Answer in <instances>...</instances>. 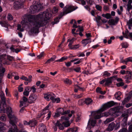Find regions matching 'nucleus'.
I'll list each match as a JSON object with an SVG mask.
<instances>
[{"label":"nucleus","instance_id":"obj_1","mask_svg":"<svg viewBox=\"0 0 132 132\" xmlns=\"http://www.w3.org/2000/svg\"><path fill=\"white\" fill-rule=\"evenodd\" d=\"M51 14L46 11L41 13L37 15H30L28 16V20L30 24L34 27L31 30V32L35 33L39 32V28L44 26L45 21L49 20Z\"/></svg>","mask_w":132,"mask_h":132},{"label":"nucleus","instance_id":"obj_2","mask_svg":"<svg viewBox=\"0 0 132 132\" xmlns=\"http://www.w3.org/2000/svg\"><path fill=\"white\" fill-rule=\"evenodd\" d=\"M120 107L119 106L111 109L109 111L102 113L101 112H93L91 115L95 119H99L102 117H107L110 116H118L119 115Z\"/></svg>","mask_w":132,"mask_h":132},{"label":"nucleus","instance_id":"obj_3","mask_svg":"<svg viewBox=\"0 0 132 132\" xmlns=\"http://www.w3.org/2000/svg\"><path fill=\"white\" fill-rule=\"evenodd\" d=\"M6 112L8 117L10 119V123L14 127V130H17V127L15 123L18 121V119L15 116L12 114V112L11 108L10 107H7L6 109Z\"/></svg>","mask_w":132,"mask_h":132},{"label":"nucleus","instance_id":"obj_4","mask_svg":"<svg viewBox=\"0 0 132 132\" xmlns=\"http://www.w3.org/2000/svg\"><path fill=\"white\" fill-rule=\"evenodd\" d=\"M14 60V57L12 56L7 55L5 54L0 55V67H2V64L8 65L11 64Z\"/></svg>","mask_w":132,"mask_h":132},{"label":"nucleus","instance_id":"obj_5","mask_svg":"<svg viewBox=\"0 0 132 132\" xmlns=\"http://www.w3.org/2000/svg\"><path fill=\"white\" fill-rule=\"evenodd\" d=\"M116 103H115L113 101H110L106 104L103 105L102 108L97 111L94 112H101L102 113L103 111L111 107L116 104Z\"/></svg>","mask_w":132,"mask_h":132},{"label":"nucleus","instance_id":"obj_6","mask_svg":"<svg viewBox=\"0 0 132 132\" xmlns=\"http://www.w3.org/2000/svg\"><path fill=\"white\" fill-rule=\"evenodd\" d=\"M42 9V6L41 4H39L32 5L30 6V10L32 14H34Z\"/></svg>","mask_w":132,"mask_h":132},{"label":"nucleus","instance_id":"obj_7","mask_svg":"<svg viewBox=\"0 0 132 132\" xmlns=\"http://www.w3.org/2000/svg\"><path fill=\"white\" fill-rule=\"evenodd\" d=\"M24 0H18L13 3V7L16 9H18L22 8L24 6Z\"/></svg>","mask_w":132,"mask_h":132},{"label":"nucleus","instance_id":"obj_8","mask_svg":"<svg viewBox=\"0 0 132 132\" xmlns=\"http://www.w3.org/2000/svg\"><path fill=\"white\" fill-rule=\"evenodd\" d=\"M77 8H75L74 6H73L68 5L65 6L64 9V10H65V11L64 12H65V15L75 10Z\"/></svg>","mask_w":132,"mask_h":132},{"label":"nucleus","instance_id":"obj_9","mask_svg":"<svg viewBox=\"0 0 132 132\" xmlns=\"http://www.w3.org/2000/svg\"><path fill=\"white\" fill-rule=\"evenodd\" d=\"M96 124V121L95 120H94L92 118H90L89 120L87 126V128L88 129H90L92 127H93Z\"/></svg>","mask_w":132,"mask_h":132},{"label":"nucleus","instance_id":"obj_10","mask_svg":"<svg viewBox=\"0 0 132 132\" xmlns=\"http://www.w3.org/2000/svg\"><path fill=\"white\" fill-rule=\"evenodd\" d=\"M55 95L52 93H50L44 95V97L47 101H50L51 100L52 101L53 99V98L55 97Z\"/></svg>","mask_w":132,"mask_h":132},{"label":"nucleus","instance_id":"obj_11","mask_svg":"<svg viewBox=\"0 0 132 132\" xmlns=\"http://www.w3.org/2000/svg\"><path fill=\"white\" fill-rule=\"evenodd\" d=\"M127 75L125 77V79L127 83H129L130 81L128 80H129L132 79V72L127 71Z\"/></svg>","mask_w":132,"mask_h":132},{"label":"nucleus","instance_id":"obj_12","mask_svg":"<svg viewBox=\"0 0 132 132\" xmlns=\"http://www.w3.org/2000/svg\"><path fill=\"white\" fill-rule=\"evenodd\" d=\"M63 109L61 108H59L57 109V111L58 114H61L62 115H64L65 114H67L70 112V111L69 110H68L67 111H65L63 113Z\"/></svg>","mask_w":132,"mask_h":132},{"label":"nucleus","instance_id":"obj_13","mask_svg":"<svg viewBox=\"0 0 132 132\" xmlns=\"http://www.w3.org/2000/svg\"><path fill=\"white\" fill-rule=\"evenodd\" d=\"M40 132H47L46 126L43 123H41L39 126Z\"/></svg>","mask_w":132,"mask_h":132},{"label":"nucleus","instance_id":"obj_14","mask_svg":"<svg viewBox=\"0 0 132 132\" xmlns=\"http://www.w3.org/2000/svg\"><path fill=\"white\" fill-rule=\"evenodd\" d=\"M91 42V40L90 38H87L83 39L81 42L83 45L85 47L87 44L90 43Z\"/></svg>","mask_w":132,"mask_h":132},{"label":"nucleus","instance_id":"obj_15","mask_svg":"<svg viewBox=\"0 0 132 132\" xmlns=\"http://www.w3.org/2000/svg\"><path fill=\"white\" fill-rule=\"evenodd\" d=\"M5 70L4 68L3 67H0V83L2 82V77H3Z\"/></svg>","mask_w":132,"mask_h":132},{"label":"nucleus","instance_id":"obj_16","mask_svg":"<svg viewBox=\"0 0 132 132\" xmlns=\"http://www.w3.org/2000/svg\"><path fill=\"white\" fill-rule=\"evenodd\" d=\"M65 12L61 13L58 17L55 19L53 24H56L59 22V20L62 17V16L65 15Z\"/></svg>","mask_w":132,"mask_h":132},{"label":"nucleus","instance_id":"obj_17","mask_svg":"<svg viewBox=\"0 0 132 132\" xmlns=\"http://www.w3.org/2000/svg\"><path fill=\"white\" fill-rule=\"evenodd\" d=\"M37 97L35 95L32 94L30 95L29 99V102L31 103H34Z\"/></svg>","mask_w":132,"mask_h":132},{"label":"nucleus","instance_id":"obj_18","mask_svg":"<svg viewBox=\"0 0 132 132\" xmlns=\"http://www.w3.org/2000/svg\"><path fill=\"white\" fill-rule=\"evenodd\" d=\"M31 90L30 87H26L25 89L23 92V94L26 96H28L29 95L30 92Z\"/></svg>","mask_w":132,"mask_h":132},{"label":"nucleus","instance_id":"obj_19","mask_svg":"<svg viewBox=\"0 0 132 132\" xmlns=\"http://www.w3.org/2000/svg\"><path fill=\"white\" fill-rule=\"evenodd\" d=\"M115 124L113 122H112L109 125L107 128V130L109 131L112 130L114 128Z\"/></svg>","mask_w":132,"mask_h":132},{"label":"nucleus","instance_id":"obj_20","mask_svg":"<svg viewBox=\"0 0 132 132\" xmlns=\"http://www.w3.org/2000/svg\"><path fill=\"white\" fill-rule=\"evenodd\" d=\"M112 77H111L108 78L106 80L105 84V86H108L112 82Z\"/></svg>","mask_w":132,"mask_h":132},{"label":"nucleus","instance_id":"obj_21","mask_svg":"<svg viewBox=\"0 0 132 132\" xmlns=\"http://www.w3.org/2000/svg\"><path fill=\"white\" fill-rule=\"evenodd\" d=\"M37 123L35 120H32L29 121V125L31 127H34L36 125Z\"/></svg>","mask_w":132,"mask_h":132},{"label":"nucleus","instance_id":"obj_22","mask_svg":"<svg viewBox=\"0 0 132 132\" xmlns=\"http://www.w3.org/2000/svg\"><path fill=\"white\" fill-rule=\"evenodd\" d=\"M92 100L90 98H87L85 99V103L87 105H90L92 102Z\"/></svg>","mask_w":132,"mask_h":132},{"label":"nucleus","instance_id":"obj_23","mask_svg":"<svg viewBox=\"0 0 132 132\" xmlns=\"http://www.w3.org/2000/svg\"><path fill=\"white\" fill-rule=\"evenodd\" d=\"M121 96V93L119 91L115 93L114 95V96L116 98L119 100H120Z\"/></svg>","mask_w":132,"mask_h":132},{"label":"nucleus","instance_id":"obj_24","mask_svg":"<svg viewBox=\"0 0 132 132\" xmlns=\"http://www.w3.org/2000/svg\"><path fill=\"white\" fill-rule=\"evenodd\" d=\"M0 24L2 26L7 28L8 27L10 26L7 22L4 21H0Z\"/></svg>","mask_w":132,"mask_h":132},{"label":"nucleus","instance_id":"obj_25","mask_svg":"<svg viewBox=\"0 0 132 132\" xmlns=\"http://www.w3.org/2000/svg\"><path fill=\"white\" fill-rule=\"evenodd\" d=\"M122 116L124 118L123 121L125 122H126L127 120V118L128 117V114L127 113H124L123 114Z\"/></svg>","mask_w":132,"mask_h":132},{"label":"nucleus","instance_id":"obj_26","mask_svg":"<svg viewBox=\"0 0 132 132\" xmlns=\"http://www.w3.org/2000/svg\"><path fill=\"white\" fill-rule=\"evenodd\" d=\"M114 120V118L113 117L108 118L104 121V123L105 124H107L108 123L113 121Z\"/></svg>","mask_w":132,"mask_h":132},{"label":"nucleus","instance_id":"obj_27","mask_svg":"<svg viewBox=\"0 0 132 132\" xmlns=\"http://www.w3.org/2000/svg\"><path fill=\"white\" fill-rule=\"evenodd\" d=\"M57 122H58L59 125H58V127L59 129L61 130H63L64 128V126L63 123H60V121L58 120L57 121Z\"/></svg>","mask_w":132,"mask_h":132},{"label":"nucleus","instance_id":"obj_28","mask_svg":"<svg viewBox=\"0 0 132 132\" xmlns=\"http://www.w3.org/2000/svg\"><path fill=\"white\" fill-rule=\"evenodd\" d=\"M63 81L64 83L69 85H70L72 84V82L71 80L68 78L64 79Z\"/></svg>","mask_w":132,"mask_h":132},{"label":"nucleus","instance_id":"obj_29","mask_svg":"<svg viewBox=\"0 0 132 132\" xmlns=\"http://www.w3.org/2000/svg\"><path fill=\"white\" fill-rule=\"evenodd\" d=\"M132 62V57H130L126 58L123 61V62H125V63L127 64V63L128 62Z\"/></svg>","mask_w":132,"mask_h":132},{"label":"nucleus","instance_id":"obj_30","mask_svg":"<svg viewBox=\"0 0 132 132\" xmlns=\"http://www.w3.org/2000/svg\"><path fill=\"white\" fill-rule=\"evenodd\" d=\"M76 39L75 38H73L71 39L70 40H69V43L68 45V46L69 47L70 49L72 46V44L73 43L74 41Z\"/></svg>","mask_w":132,"mask_h":132},{"label":"nucleus","instance_id":"obj_31","mask_svg":"<svg viewBox=\"0 0 132 132\" xmlns=\"http://www.w3.org/2000/svg\"><path fill=\"white\" fill-rule=\"evenodd\" d=\"M130 97L129 96H128L125 99L122 101L121 103L122 105H124L126 104L130 99Z\"/></svg>","mask_w":132,"mask_h":132},{"label":"nucleus","instance_id":"obj_32","mask_svg":"<svg viewBox=\"0 0 132 132\" xmlns=\"http://www.w3.org/2000/svg\"><path fill=\"white\" fill-rule=\"evenodd\" d=\"M10 49L11 51L13 52H15L16 53H18L20 51L18 49H15L13 47V46H12L10 48Z\"/></svg>","mask_w":132,"mask_h":132},{"label":"nucleus","instance_id":"obj_33","mask_svg":"<svg viewBox=\"0 0 132 132\" xmlns=\"http://www.w3.org/2000/svg\"><path fill=\"white\" fill-rule=\"evenodd\" d=\"M102 16L106 18L107 19H109L111 17V14L109 13H107L105 14H102Z\"/></svg>","mask_w":132,"mask_h":132},{"label":"nucleus","instance_id":"obj_34","mask_svg":"<svg viewBox=\"0 0 132 132\" xmlns=\"http://www.w3.org/2000/svg\"><path fill=\"white\" fill-rule=\"evenodd\" d=\"M109 22L110 24L113 25H114L117 24L114 19H113L109 20Z\"/></svg>","mask_w":132,"mask_h":132},{"label":"nucleus","instance_id":"obj_35","mask_svg":"<svg viewBox=\"0 0 132 132\" xmlns=\"http://www.w3.org/2000/svg\"><path fill=\"white\" fill-rule=\"evenodd\" d=\"M80 47V45L79 44L75 45H72L71 48H70L71 50H75L78 48Z\"/></svg>","mask_w":132,"mask_h":132},{"label":"nucleus","instance_id":"obj_36","mask_svg":"<svg viewBox=\"0 0 132 132\" xmlns=\"http://www.w3.org/2000/svg\"><path fill=\"white\" fill-rule=\"evenodd\" d=\"M20 107H22V106H23L24 107H26L27 106V105H26V104L27 102H25L23 101H21L20 102Z\"/></svg>","mask_w":132,"mask_h":132},{"label":"nucleus","instance_id":"obj_37","mask_svg":"<svg viewBox=\"0 0 132 132\" xmlns=\"http://www.w3.org/2000/svg\"><path fill=\"white\" fill-rule=\"evenodd\" d=\"M58 122H57V121L56 123H54V126H53V128L55 131H56L57 130V127H58Z\"/></svg>","mask_w":132,"mask_h":132},{"label":"nucleus","instance_id":"obj_38","mask_svg":"<svg viewBox=\"0 0 132 132\" xmlns=\"http://www.w3.org/2000/svg\"><path fill=\"white\" fill-rule=\"evenodd\" d=\"M121 45L122 48H126L128 47V45L126 42H124L122 43Z\"/></svg>","mask_w":132,"mask_h":132},{"label":"nucleus","instance_id":"obj_39","mask_svg":"<svg viewBox=\"0 0 132 132\" xmlns=\"http://www.w3.org/2000/svg\"><path fill=\"white\" fill-rule=\"evenodd\" d=\"M63 124L64 125V127H67L70 126V124L69 123V121H66L63 122Z\"/></svg>","mask_w":132,"mask_h":132},{"label":"nucleus","instance_id":"obj_40","mask_svg":"<svg viewBox=\"0 0 132 132\" xmlns=\"http://www.w3.org/2000/svg\"><path fill=\"white\" fill-rule=\"evenodd\" d=\"M84 101L85 100L84 99L80 100L78 101V104L79 105H83L85 103Z\"/></svg>","mask_w":132,"mask_h":132},{"label":"nucleus","instance_id":"obj_41","mask_svg":"<svg viewBox=\"0 0 132 132\" xmlns=\"http://www.w3.org/2000/svg\"><path fill=\"white\" fill-rule=\"evenodd\" d=\"M60 101V100L59 98H55V97L53 98L52 101L53 102H56V103H58Z\"/></svg>","mask_w":132,"mask_h":132},{"label":"nucleus","instance_id":"obj_42","mask_svg":"<svg viewBox=\"0 0 132 132\" xmlns=\"http://www.w3.org/2000/svg\"><path fill=\"white\" fill-rule=\"evenodd\" d=\"M67 59V57L66 56L63 57H62L60 59L57 60L56 61L62 62V61L66 60Z\"/></svg>","mask_w":132,"mask_h":132},{"label":"nucleus","instance_id":"obj_43","mask_svg":"<svg viewBox=\"0 0 132 132\" xmlns=\"http://www.w3.org/2000/svg\"><path fill=\"white\" fill-rule=\"evenodd\" d=\"M110 75L111 74L108 72L107 71H104L103 73V76H104L105 77H109Z\"/></svg>","mask_w":132,"mask_h":132},{"label":"nucleus","instance_id":"obj_44","mask_svg":"<svg viewBox=\"0 0 132 132\" xmlns=\"http://www.w3.org/2000/svg\"><path fill=\"white\" fill-rule=\"evenodd\" d=\"M4 126H5V124L3 123L0 121V129L1 130L5 129L4 127Z\"/></svg>","mask_w":132,"mask_h":132},{"label":"nucleus","instance_id":"obj_45","mask_svg":"<svg viewBox=\"0 0 132 132\" xmlns=\"http://www.w3.org/2000/svg\"><path fill=\"white\" fill-rule=\"evenodd\" d=\"M83 94H81L79 95H75V97L76 98H79L82 97Z\"/></svg>","mask_w":132,"mask_h":132},{"label":"nucleus","instance_id":"obj_46","mask_svg":"<svg viewBox=\"0 0 132 132\" xmlns=\"http://www.w3.org/2000/svg\"><path fill=\"white\" fill-rule=\"evenodd\" d=\"M21 26L20 24H18V28L17 29L21 31H24V29L23 28H21Z\"/></svg>","mask_w":132,"mask_h":132},{"label":"nucleus","instance_id":"obj_47","mask_svg":"<svg viewBox=\"0 0 132 132\" xmlns=\"http://www.w3.org/2000/svg\"><path fill=\"white\" fill-rule=\"evenodd\" d=\"M58 10L57 7H54L52 9V13L54 14H55L57 13Z\"/></svg>","mask_w":132,"mask_h":132},{"label":"nucleus","instance_id":"obj_48","mask_svg":"<svg viewBox=\"0 0 132 132\" xmlns=\"http://www.w3.org/2000/svg\"><path fill=\"white\" fill-rule=\"evenodd\" d=\"M120 127V124L119 122L117 123L114 126L115 129L117 130Z\"/></svg>","mask_w":132,"mask_h":132},{"label":"nucleus","instance_id":"obj_49","mask_svg":"<svg viewBox=\"0 0 132 132\" xmlns=\"http://www.w3.org/2000/svg\"><path fill=\"white\" fill-rule=\"evenodd\" d=\"M96 8L98 11H101L102 10V7L99 5H96L95 6Z\"/></svg>","mask_w":132,"mask_h":132},{"label":"nucleus","instance_id":"obj_50","mask_svg":"<svg viewBox=\"0 0 132 132\" xmlns=\"http://www.w3.org/2000/svg\"><path fill=\"white\" fill-rule=\"evenodd\" d=\"M73 70L77 72H79L80 70V68L79 67H78L74 68Z\"/></svg>","mask_w":132,"mask_h":132},{"label":"nucleus","instance_id":"obj_51","mask_svg":"<svg viewBox=\"0 0 132 132\" xmlns=\"http://www.w3.org/2000/svg\"><path fill=\"white\" fill-rule=\"evenodd\" d=\"M76 87H77L78 88V89L80 91H84L85 90L84 88H81L78 85H76Z\"/></svg>","mask_w":132,"mask_h":132},{"label":"nucleus","instance_id":"obj_52","mask_svg":"<svg viewBox=\"0 0 132 132\" xmlns=\"http://www.w3.org/2000/svg\"><path fill=\"white\" fill-rule=\"evenodd\" d=\"M129 34V31L128 29H126L125 31V38H128V35Z\"/></svg>","mask_w":132,"mask_h":132},{"label":"nucleus","instance_id":"obj_53","mask_svg":"<svg viewBox=\"0 0 132 132\" xmlns=\"http://www.w3.org/2000/svg\"><path fill=\"white\" fill-rule=\"evenodd\" d=\"M124 85V83L123 82H119L117 84V86L118 87L123 86Z\"/></svg>","mask_w":132,"mask_h":132},{"label":"nucleus","instance_id":"obj_54","mask_svg":"<svg viewBox=\"0 0 132 132\" xmlns=\"http://www.w3.org/2000/svg\"><path fill=\"white\" fill-rule=\"evenodd\" d=\"M127 132H132V125H131L129 126L128 130H127Z\"/></svg>","mask_w":132,"mask_h":132},{"label":"nucleus","instance_id":"obj_55","mask_svg":"<svg viewBox=\"0 0 132 132\" xmlns=\"http://www.w3.org/2000/svg\"><path fill=\"white\" fill-rule=\"evenodd\" d=\"M127 24L128 25L131 26L132 27V20L130 19L127 23Z\"/></svg>","mask_w":132,"mask_h":132},{"label":"nucleus","instance_id":"obj_56","mask_svg":"<svg viewBox=\"0 0 132 132\" xmlns=\"http://www.w3.org/2000/svg\"><path fill=\"white\" fill-rule=\"evenodd\" d=\"M118 132H127V130L126 128H123Z\"/></svg>","mask_w":132,"mask_h":132},{"label":"nucleus","instance_id":"obj_57","mask_svg":"<svg viewBox=\"0 0 132 132\" xmlns=\"http://www.w3.org/2000/svg\"><path fill=\"white\" fill-rule=\"evenodd\" d=\"M61 119L62 120H64L66 121L68 120L69 119V118L68 117L62 116L61 117Z\"/></svg>","mask_w":132,"mask_h":132},{"label":"nucleus","instance_id":"obj_58","mask_svg":"<svg viewBox=\"0 0 132 132\" xmlns=\"http://www.w3.org/2000/svg\"><path fill=\"white\" fill-rule=\"evenodd\" d=\"M7 19L9 20H11L13 19L12 16L10 14H9L7 16Z\"/></svg>","mask_w":132,"mask_h":132},{"label":"nucleus","instance_id":"obj_59","mask_svg":"<svg viewBox=\"0 0 132 132\" xmlns=\"http://www.w3.org/2000/svg\"><path fill=\"white\" fill-rule=\"evenodd\" d=\"M0 120L3 121H5L6 120V118L4 115H2L0 117Z\"/></svg>","mask_w":132,"mask_h":132},{"label":"nucleus","instance_id":"obj_60","mask_svg":"<svg viewBox=\"0 0 132 132\" xmlns=\"http://www.w3.org/2000/svg\"><path fill=\"white\" fill-rule=\"evenodd\" d=\"M51 112L50 111H49L47 114L48 116L46 118V119L47 120H48L49 119H50V118L51 117Z\"/></svg>","mask_w":132,"mask_h":132},{"label":"nucleus","instance_id":"obj_61","mask_svg":"<svg viewBox=\"0 0 132 132\" xmlns=\"http://www.w3.org/2000/svg\"><path fill=\"white\" fill-rule=\"evenodd\" d=\"M53 61V60L51 58L47 61L45 63L48 64Z\"/></svg>","mask_w":132,"mask_h":132},{"label":"nucleus","instance_id":"obj_62","mask_svg":"<svg viewBox=\"0 0 132 132\" xmlns=\"http://www.w3.org/2000/svg\"><path fill=\"white\" fill-rule=\"evenodd\" d=\"M71 63L72 62H71V61L70 62H65V65L67 67H70L71 65Z\"/></svg>","mask_w":132,"mask_h":132},{"label":"nucleus","instance_id":"obj_63","mask_svg":"<svg viewBox=\"0 0 132 132\" xmlns=\"http://www.w3.org/2000/svg\"><path fill=\"white\" fill-rule=\"evenodd\" d=\"M81 60L79 59V60H78L76 62H75L74 63V64H77L80 63L81 62Z\"/></svg>","mask_w":132,"mask_h":132},{"label":"nucleus","instance_id":"obj_64","mask_svg":"<svg viewBox=\"0 0 132 132\" xmlns=\"http://www.w3.org/2000/svg\"><path fill=\"white\" fill-rule=\"evenodd\" d=\"M97 23V24L98 26H100L102 25V23L100 21V20L96 21Z\"/></svg>","mask_w":132,"mask_h":132}]
</instances>
